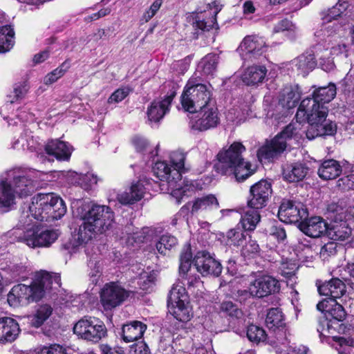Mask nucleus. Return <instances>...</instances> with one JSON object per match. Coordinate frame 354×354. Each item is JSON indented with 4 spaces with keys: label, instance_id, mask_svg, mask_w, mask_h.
Returning <instances> with one entry per match:
<instances>
[{
    "label": "nucleus",
    "instance_id": "obj_1",
    "mask_svg": "<svg viewBox=\"0 0 354 354\" xmlns=\"http://www.w3.org/2000/svg\"><path fill=\"white\" fill-rule=\"evenodd\" d=\"M72 209L73 214L82 221L75 234L79 244L86 243L96 234L106 232L113 222V212L106 205L77 200L72 203Z\"/></svg>",
    "mask_w": 354,
    "mask_h": 354
},
{
    "label": "nucleus",
    "instance_id": "obj_2",
    "mask_svg": "<svg viewBox=\"0 0 354 354\" xmlns=\"http://www.w3.org/2000/svg\"><path fill=\"white\" fill-rule=\"evenodd\" d=\"M19 218V227H29L33 218L37 221L50 222L62 218L66 212V205L62 198L53 193L38 194L26 205Z\"/></svg>",
    "mask_w": 354,
    "mask_h": 354
},
{
    "label": "nucleus",
    "instance_id": "obj_3",
    "mask_svg": "<svg viewBox=\"0 0 354 354\" xmlns=\"http://www.w3.org/2000/svg\"><path fill=\"white\" fill-rule=\"evenodd\" d=\"M245 150L241 142H235L227 149L220 151L217 156L218 162L215 166L216 171L223 175L233 176L239 182L248 178L254 171L250 163L242 157Z\"/></svg>",
    "mask_w": 354,
    "mask_h": 354
},
{
    "label": "nucleus",
    "instance_id": "obj_4",
    "mask_svg": "<svg viewBox=\"0 0 354 354\" xmlns=\"http://www.w3.org/2000/svg\"><path fill=\"white\" fill-rule=\"evenodd\" d=\"M301 123L298 120L297 122L290 123L274 138L267 141L257 151L259 160L263 162V160L272 161L278 158L286 149L291 140L297 141L301 137Z\"/></svg>",
    "mask_w": 354,
    "mask_h": 354
},
{
    "label": "nucleus",
    "instance_id": "obj_5",
    "mask_svg": "<svg viewBox=\"0 0 354 354\" xmlns=\"http://www.w3.org/2000/svg\"><path fill=\"white\" fill-rule=\"evenodd\" d=\"M214 102L212 99V92L207 85L196 83L190 79L181 95V104L185 111L194 113L199 109Z\"/></svg>",
    "mask_w": 354,
    "mask_h": 354
},
{
    "label": "nucleus",
    "instance_id": "obj_6",
    "mask_svg": "<svg viewBox=\"0 0 354 354\" xmlns=\"http://www.w3.org/2000/svg\"><path fill=\"white\" fill-rule=\"evenodd\" d=\"M186 154L181 151H175L170 154L171 165L166 162L160 161L156 163L153 171L157 177L162 181L167 183L181 179V174L188 170L185 167V160Z\"/></svg>",
    "mask_w": 354,
    "mask_h": 354
},
{
    "label": "nucleus",
    "instance_id": "obj_7",
    "mask_svg": "<svg viewBox=\"0 0 354 354\" xmlns=\"http://www.w3.org/2000/svg\"><path fill=\"white\" fill-rule=\"evenodd\" d=\"M167 306L169 313L180 322H186L192 316L185 288L180 283L174 284L169 291Z\"/></svg>",
    "mask_w": 354,
    "mask_h": 354
},
{
    "label": "nucleus",
    "instance_id": "obj_8",
    "mask_svg": "<svg viewBox=\"0 0 354 354\" xmlns=\"http://www.w3.org/2000/svg\"><path fill=\"white\" fill-rule=\"evenodd\" d=\"M73 332L80 338L98 342L106 335V328L103 322L94 317H84L73 327Z\"/></svg>",
    "mask_w": 354,
    "mask_h": 354
},
{
    "label": "nucleus",
    "instance_id": "obj_9",
    "mask_svg": "<svg viewBox=\"0 0 354 354\" xmlns=\"http://www.w3.org/2000/svg\"><path fill=\"white\" fill-rule=\"evenodd\" d=\"M328 108L323 104L318 103L310 97L304 99L299 104L296 113V119L299 122L306 120L313 124H324L330 120H326Z\"/></svg>",
    "mask_w": 354,
    "mask_h": 354
},
{
    "label": "nucleus",
    "instance_id": "obj_10",
    "mask_svg": "<svg viewBox=\"0 0 354 354\" xmlns=\"http://www.w3.org/2000/svg\"><path fill=\"white\" fill-rule=\"evenodd\" d=\"M31 226L27 229L23 236L19 238V241L24 242L30 248L49 247L58 238V233L53 230H43L32 221H29Z\"/></svg>",
    "mask_w": 354,
    "mask_h": 354
},
{
    "label": "nucleus",
    "instance_id": "obj_11",
    "mask_svg": "<svg viewBox=\"0 0 354 354\" xmlns=\"http://www.w3.org/2000/svg\"><path fill=\"white\" fill-rule=\"evenodd\" d=\"M194 118L190 122L192 129L198 131H205L215 128L220 122L218 109L215 103L199 109Z\"/></svg>",
    "mask_w": 354,
    "mask_h": 354
},
{
    "label": "nucleus",
    "instance_id": "obj_12",
    "mask_svg": "<svg viewBox=\"0 0 354 354\" xmlns=\"http://www.w3.org/2000/svg\"><path fill=\"white\" fill-rule=\"evenodd\" d=\"M41 289H34L32 285L17 284L8 295V302L11 306H26L41 299Z\"/></svg>",
    "mask_w": 354,
    "mask_h": 354
},
{
    "label": "nucleus",
    "instance_id": "obj_13",
    "mask_svg": "<svg viewBox=\"0 0 354 354\" xmlns=\"http://www.w3.org/2000/svg\"><path fill=\"white\" fill-rule=\"evenodd\" d=\"M252 297L262 299L278 292L279 281L268 274H260L250 280Z\"/></svg>",
    "mask_w": 354,
    "mask_h": 354
},
{
    "label": "nucleus",
    "instance_id": "obj_14",
    "mask_svg": "<svg viewBox=\"0 0 354 354\" xmlns=\"http://www.w3.org/2000/svg\"><path fill=\"white\" fill-rule=\"evenodd\" d=\"M272 194V184L266 180H261L250 187L248 201L249 207L256 209L266 207Z\"/></svg>",
    "mask_w": 354,
    "mask_h": 354
},
{
    "label": "nucleus",
    "instance_id": "obj_15",
    "mask_svg": "<svg viewBox=\"0 0 354 354\" xmlns=\"http://www.w3.org/2000/svg\"><path fill=\"white\" fill-rule=\"evenodd\" d=\"M192 262L196 270L203 277H218L221 273V264L207 251H198Z\"/></svg>",
    "mask_w": 354,
    "mask_h": 354
},
{
    "label": "nucleus",
    "instance_id": "obj_16",
    "mask_svg": "<svg viewBox=\"0 0 354 354\" xmlns=\"http://www.w3.org/2000/svg\"><path fill=\"white\" fill-rule=\"evenodd\" d=\"M128 297V292L115 283H106L100 292L101 302L105 310L120 305Z\"/></svg>",
    "mask_w": 354,
    "mask_h": 354
},
{
    "label": "nucleus",
    "instance_id": "obj_17",
    "mask_svg": "<svg viewBox=\"0 0 354 354\" xmlns=\"http://www.w3.org/2000/svg\"><path fill=\"white\" fill-rule=\"evenodd\" d=\"M308 211L299 203L283 200L279 208L278 217L283 223H297L308 217Z\"/></svg>",
    "mask_w": 354,
    "mask_h": 354
},
{
    "label": "nucleus",
    "instance_id": "obj_18",
    "mask_svg": "<svg viewBox=\"0 0 354 354\" xmlns=\"http://www.w3.org/2000/svg\"><path fill=\"white\" fill-rule=\"evenodd\" d=\"M266 48L263 37L248 35L243 39L237 50L244 59H257L266 51Z\"/></svg>",
    "mask_w": 354,
    "mask_h": 354
},
{
    "label": "nucleus",
    "instance_id": "obj_19",
    "mask_svg": "<svg viewBox=\"0 0 354 354\" xmlns=\"http://www.w3.org/2000/svg\"><path fill=\"white\" fill-rule=\"evenodd\" d=\"M6 175L10 178L15 194L19 197H26L35 191L36 183L28 175L19 170H10Z\"/></svg>",
    "mask_w": 354,
    "mask_h": 354
},
{
    "label": "nucleus",
    "instance_id": "obj_20",
    "mask_svg": "<svg viewBox=\"0 0 354 354\" xmlns=\"http://www.w3.org/2000/svg\"><path fill=\"white\" fill-rule=\"evenodd\" d=\"M266 324L270 330L276 333L277 342L282 344H288L287 338V328L284 322L283 315L280 309L271 308L267 313Z\"/></svg>",
    "mask_w": 354,
    "mask_h": 354
},
{
    "label": "nucleus",
    "instance_id": "obj_21",
    "mask_svg": "<svg viewBox=\"0 0 354 354\" xmlns=\"http://www.w3.org/2000/svg\"><path fill=\"white\" fill-rule=\"evenodd\" d=\"M328 224L320 216L304 218L299 224V230L312 238H318L328 232Z\"/></svg>",
    "mask_w": 354,
    "mask_h": 354
},
{
    "label": "nucleus",
    "instance_id": "obj_22",
    "mask_svg": "<svg viewBox=\"0 0 354 354\" xmlns=\"http://www.w3.org/2000/svg\"><path fill=\"white\" fill-rule=\"evenodd\" d=\"M320 295L328 297L331 302L342 297L346 292L344 283L338 278H333L317 286Z\"/></svg>",
    "mask_w": 354,
    "mask_h": 354
},
{
    "label": "nucleus",
    "instance_id": "obj_23",
    "mask_svg": "<svg viewBox=\"0 0 354 354\" xmlns=\"http://www.w3.org/2000/svg\"><path fill=\"white\" fill-rule=\"evenodd\" d=\"M21 330L17 322L11 317L0 318V343H11L14 342Z\"/></svg>",
    "mask_w": 354,
    "mask_h": 354
},
{
    "label": "nucleus",
    "instance_id": "obj_24",
    "mask_svg": "<svg viewBox=\"0 0 354 354\" xmlns=\"http://www.w3.org/2000/svg\"><path fill=\"white\" fill-rule=\"evenodd\" d=\"M173 97L174 95H170L162 100L153 101L147 109L148 120L155 123L160 122L169 111Z\"/></svg>",
    "mask_w": 354,
    "mask_h": 354
},
{
    "label": "nucleus",
    "instance_id": "obj_25",
    "mask_svg": "<svg viewBox=\"0 0 354 354\" xmlns=\"http://www.w3.org/2000/svg\"><path fill=\"white\" fill-rule=\"evenodd\" d=\"M46 153L56 158L58 160H69L72 147L66 142L59 140H52L49 141L45 146Z\"/></svg>",
    "mask_w": 354,
    "mask_h": 354
},
{
    "label": "nucleus",
    "instance_id": "obj_26",
    "mask_svg": "<svg viewBox=\"0 0 354 354\" xmlns=\"http://www.w3.org/2000/svg\"><path fill=\"white\" fill-rule=\"evenodd\" d=\"M16 194L8 176L0 178V208H10L15 204Z\"/></svg>",
    "mask_w": 354,
    "mask_h": 354
},
{
    "label": "nucleus",
    "instance_id": "obj_27",
    "mask_svg": "<svg viewBox=\"0 0 354 354\" xmlns=\"http://www.w3.org/2000/svg\"><path fill=\"white\" fill-rule=\"evenodd\" d=\"M301 91L298 85L286 86L280 92L279 104L288 109L294 108L301 98Z\"/></svg>",
    "mask_w": 354,
    "mask_h": 354
},
{
    "label": "nucleus",
    "instance_id": "obj_28",
    "mask_svg": "<svg viewBox=\"0 0 354 354\" xmlns=\"http://www.w3.org/2000/svg\"><path fill=\"white\" fill-rule=\"evenodd\" d=\"M146 329V324L139 321L124 324L122 328V339L125 342L137 341L143 336Z\"/></svg>",
    "mask_w": 354,
    "mask_h": 354
},
{
    "label": "nucleus",
    "instance_id": "obj_29",
    "mask_svg": "<svg viewBox=\"0 0 354 354\" xmlns=\"http://www.w3.org/2000/svg\"><path fill=\"white\" fill-rule=\"evenodd\" d=\"M306 136L308 140H313L318 136H333L337 131L336 124L333 122H327L324 124H313L308 122Z\"/></svg>",
    "mask_w": 354,
    "mask_h": 354
},
{
    "label": "nucleus",
    "instance_id": "obj_30",
    "mask_svg": "<svg viewBox=\"0 0 354 354\" xmlns=\"http://www.w3.org/2000/svg\"><path fill=\"white\" fill-rule=\"evenodd\" d=\"M308 170V167L304 163L288 165L283 169V177L288 182H298L306 176Z\"/></svg>",
    "mask_w": 354,
    "mask_h": 354
},
{
    "label": "nucleus",
    "instance_id": "obj_31",
    "mask_svg": "<svg viewBox=\"0 0 354 354\" xmlns=\"http://www.w3.org/2000/svg\"><path fill=\"white\" fill-rule=\"evenodd\" d=\"M342 166L339 162L334 159H328L321 164L317 174L323 180L335 179L342 173Z\"/></svg>",
    "mask_w": 354,
    "mask_h": 354
},
{
    "label": "nucleus",
    "instance_id": "obj_32",
    "mask_svg": "<svg viewBox=\"0 0 354 354\" xmlns=\"http://www.w3.org/2000/svg\"><path fill=\"white\" fill-rule=\"evenodd\" d=\"M218 11L214 14H207L206 12L200 14H194L191 16L192 24L194 28L201 31H208L214 27L216 22V15Z\"/></svg>",
    "mask_w": 354,
    "mask_h": 354
},
{
    "label": "nucleus",
    "instance_id": "obj_33",
    "mask_svg": "<svg viewBox=\"0 0 354 354\" xmlns=\"http://www.w3.org/2000/svg\"><path fill=\"white\" fill-rule=\"evenodd\" d=\"M266 73L267 69L264 66L254 65L245 71L242 80L247 85H255L264 80Z\"/></svg>",
    "mask_w": 354,
    "mask_h": 354
},
{
    "label": "nucleus",
    "instance_id": "obj_34",
    "mask_svg": "<svg viewBox=\"0 0 354 354\" xmlns=\"http://www.w3.org/2000/svg\"><path fill=\"white\" fill-rule=\"evenodd\" d=\"M292 65L299 74L305 76L316 66L315 55L309 52L304 53L293 60Z\"/></svg>",
    "mask_w": 354,
    "mask_h": 354
},
{
    "label": "nucleus",
    "instance_id": "obj_35",
    "mask_svg": "<svg viewBox=\"0 0 354 354\" xmlns=\"http://www.w3.org/2000/svg\"><path fill=\"white\" fill-rule=\"evenodd\" d=\"M337 93L336 86L333 83L328 84L326 86H321L316 88L313 93V97L310 100L323 104L332 101Z\"/></svg>",
    "mask_w": 354,
    "mask_h": 354
},
{
    "label": "nucleus",
    "instance_id": "obj_36",
    "mask_svg": "<svg viewBox=\"0 0 354 354\" xmlns=\"http://www.w3.org/2000/svg\"><path fill=\"white\" fill-rule=\"evenodd\" d=\"M327 234L334 241H344L351 234V228L346 221L335 222L330 227H328Z\"/></svg>",
    "mask_w": 354,
    "mask_h": 354
},
{
    "label": "nucleus",
    "instance_id": "obj_37",
    "mask_svg": "<svg viewBox=\"0 0 354 354\" xmlns=\"http://www.w3.org/2000/svg\"><path fill=\"white\" fill-rule=\"evenodd\" d=\"M53 281L57 284L59 283V279L57 277H53L48 272L41 271L38 272L35 275L34 281L31 283L34 287V289H41V298L43 297L44 293L46 290L52 288Z\"/></svg>",
    "mask_w": 354,
    "mask_h": 354
},
{
    "label": "nucleus",
    "instance_id": "obj_38",
    "mask_svg": "<svg viewBox=\"0 0 354 354\" xmlns=\"http://www.w3.org/2000/svg\"><path fill=\"white\" fill-rule=\"evenodd\" d=\"M218 207V202L216 198L210 194L196 198L192 203L191 212L195 214L200 211L217 209Z\"/></svg>",
    "mask_w": 354,
    "mask_h": 354
},
{
    "label": "nucleus",
    "instance_id": "obj_39",
    "mask_svg": "<svg viewBox=\"0 0 354 354\" xmlns=\"http://www.w3.org/2000/svg\"><path fill=\"white\" fill-rule=\"evenodd\" d=\"M133 189L137 190L136 194H132L130 188L128 191L124 192L122 194L118 195V200L120 203L124 205L133 204L136 201H140L143 197L145 189L143 185L141 183L138 182L135 184H133Z\"/></svg>",
    "mask_w": 354,
    "mask_h": 354
},
{
    "label": "nucleus",
    "instance_id": "obj_40",
    "mask_svg": "<svg viewBox=\"0 0 354 354\" xmlns=\"http://www.w3.org/2000/svg\"><path fill=\"white\" fill-rule=\"evenodd\" d=\"M260 220L261 215L258 209L251 208L241 216L240 223L245 230L253 231Z\"/></svg>",
    "mask_w": 354,
    "mask_h": 354
},
{
    "label": "nucleus",
    "instance_id": "obj_41",
    "mask_svg": "<svg viewBox=\"0 0 354 354\" xmlns=\"http://www.w3.org/2000/svg\"><path fill=\"white\" fill-rule=\"evenodd\" d=\"M15 32L11 26L0 27V53H6L13 46Z\"/></svg>",
    "mask_w": 354,
    "mask_h": 354
},
{
    "label": "nucleus",
    "instance_id": "obj_42",
    "mask_svg": "<svg viewBox=\"0 0 354 354\" xmlns=\"http://www.w3.org/2000/svg\"><path fill=\"white\" fill-rule=\"evenodd\" d=\"M53 313V308L48 304L39 306L35 313L30 317V324L39 328L46 321Z\"/></svg>",
    "mask_w": 354,
    "mask_h": 354
},
{
    "label": "nucleus",
    "instance_id": "obj_43",
    "mask_svg": "<svg viewBox=\"0 0 354 354\" xmlns=\"http://www.w3.org/2000/svg\"><path fill=\"white\" fill-rule=\"evenodd\" d=\"M178 180L173 183H168L169 186L173 189L174 194L178 196H185L190 192H193L196 189V183L192 180H184L183 182Z\"/></svg>",
    "mask_w": 354,
    "mask_h": 354
},
{
    "label": "nucleus",
    "instance_id": "obj_44",
    "mask_svg": "<svg viewBox=\"0 0 354 354\" xmlns=\"http://www.w3.org/2000/svg\"><path fill=\"white\" fill-rule=\"evenodd\" d=\"M348 6V3L346 1L341 2V0H339L338 3L330 8L327 11V13H323V24H330L333 20H335L337 17L340 16L346 10Z\"/></svg>",
    "mask_w": 354,
    "mask_h": 354
},
{
    "label": "nucleus",
    "instance_id": "obj_45",
    "mask_svg": "<svg viewBox=\"0 0 354 354\" xmlns=\"http://www.w3.org/2000/svg\"><path fill=\"white\" fill-rule=\"evenodd\" d=\"M192 254L191 252V248L189 245L183 249L180 254L179 272L181 277H184V276H185L187 274L192 272Z\"/></svg>",
    "mask_w": 354,
    "mask_h": 354
},
{
    "label": "nucleus",
    "instance_id": "obj_46",
    "mask_svg": "<svg viewBox=\"0 0 354 354\" xmlns=\"http://www.w3.org/2000/svg\"><path fill=\"white\" fill-rule=\"evenodd\" d=\"M218 56L216 54L210 53L204 57L200 62V66L205 75H213L216 71L218 62Z\"/></svg>",
    "mask_w": 354,
    "mask_h": 354
},
{
    "label": "nucleus",
    "instance_id": "obj_47",
    "mask_svg": "<svg viewBox=\"0 0 354 354\" xmlns=\"http://www.w3.org/2000/svg\"><path fill=\"white\" fill-rule=\"evenodd\" d=\"M177 243V239L175 236L171 234H164L160 238L156 247L160 254L165 255L167 251L175 247Z\"/></svg>",
    "mask_w": 354,
    "mask_h": 354
},
{
    "label": "nucleus",
    "instance_id": "obj_48",
    "mask_svg": "<svg viewBox=\"0 0 354 354\" xmlns=\"http://www.w3.org/2000/svg\"><path fill=\"white\" fill-rule=\"evenodd\" d=\"M246 335L250 341L259 343L265 342L267 335L263 328L251 324L247 328Z\"/></svg>",
    "mask_w": 354,
    "mask_h": 354
},
{
    "label": "nucleus",
    "instance_id": "obj_49",
    "mask_svg": "<svg viewBox=\"0 0 354 354\" xmlns=\"http://www.w3.org/2000/svg\"><path fill=\"white\" fill-rule=\"evenodd\" d=\"M346 313L342 305L336 301L331 302L330 309L328 310L326 317H330L329 320L333 321V324L336 322H342L346 317Z\"/></svg>",
    "mask_w": 354,
    "mask_h": 354
},
{
    "label": "nucleus",
    "instance_id": "obj_50",
    "mask_svg": "<svg viewBox=\"0 0 354 354\" xmlns=\"http://www.w3.org/2000/svg\"><path fill=\"white\" fill-rule=\"evenodd\" d=\"M75 175L76 180L75 183L80 185L84 189H88L89 187L95 185L97 182V176L93 174L87 173L86 174H78L74 173Z\"/></svg>",
    "mask_w": 354,
    "mask_h": 354
},
{
    "label": "nucleus",
    "instance_id": "obj_51",
    "mask_svg": "<svg viewBox=\"0 0 354 354\" xmlns=\"http://www.w3.org/2000/svg\"><path fill=\"white\" fill-rule=\"evenodd\" d=\"M156 274L154 272H143L140 274L139 281L138 282L140 288L145 290L149 291L155 284Z\"/></svg>",
    "mask_w": 354,
    "mask_h": 354
},
{
    "label": "nucleus",
    "instance_id": "obj_52",
    "mask_svg": "<svg viewBox=\"0 0 354 354\" xmlns=\"http://www.w3.org/2000/svg\"><path fill=\"white\" fill-rule=\"evenodd\" d=\"M337 187L342 191L354 189V174L342 175L336 183Z\"/></svg>",
    "mask_w": 354,
    "mask_h": 354
},
{
    "label": "nucleus",
    "instance_id": "obj_53",
    "mask_svg": "<svg viewBox=\"0 0 354 354\" xmlns=\"http://www.w3.org/2000/svg\"><path fill=\"white\" fill-rule=\"evenodd\" d=\"M332 325L333 321L329 320L328 317L324 316L319 318L317 330L319 333L320 337L322 336L326 337L330 334H333L332 330L334 328Z\"/></svg>",
    "mask_w": 354,
    "mask_h": 354
},
{
    "label": "nucleus",
    "instance_id": "obj_54",
    "mask_svg": "<svg viewBox=\"0 0 354 354\" xmlns=\"http://www.w3.org/2000/svg\"><path fill=\"white\" fill-rule=\"evenodd\" d=\"M269 236H272L279 243H283L287 238L285 228L281 225H272L267 230Z\"/></svg>",
    "mask_w": 354,
    "mask_h": 354
},
{
    "label": "nucleus",
    "instance_id": "obj_55",
    "mask_svg": "<svg viewBox=\"0 0 354 354\" xmlns=\"http://www.w3.org/2000/svg\"><path fill=\"white\" fill-rule=\"evenodd\" d=\"M221 312L232 318H239L242 315V311L232 301H224L221 305Z\"/></svg>",
    "mask_w": 354,
    "mask_h": 354
},
{
    "label": "nucleus",
    "instance_id": "obj_56",
    "mask_svg": "<svg viewBox=\"0 0 354 354\" xmlns=\"http://www.w3.org/2000/svg\"><path fill=\"white\" fill-rule=\"evenodd\" d=\"M227 240L230 244L240 245L243 243L245 236L243 231L239 229H231L227 232Z\"/></svg>",
    "mask_w": 354,
    "mask_h": 354
},
{
    "label": "nucleus",
    "instance_id": "obj_57",
    "mask_svg": "<svg viewBox=\"0 0 354 354\" xmlns=\"http://www.w3.org/2000/svg\"><path fill=\"white\" fill-rule=\"evenodd\" d=\"M182 280L181 286L184 287V286L186 285L189 290L199 287L202 284L200 277L192 272H189V274H187L184 277H182Z\"/></svg>",
    "mask_w": 354,
    "mask_h": 354
},
{
    "label": "nucleus",
    "instance_id": "obj_58",
    "mask_svg": "<svg viewBox=\"0 0 354 354\" xmlns=\"http://www.w3.org/2000/svg\"><path fill=\"white\" fill-rule=\"evenodd\" d=\"M88 266L91 270V271L89 273L91 280L93 283L96 284L100 276L101 264L100 261L91 259L88 261Z\"/></svg>",
    "mask_w": 354,
    "mask_h": 354
},
{
    "label": "nucleus",
    "instance_id": "obj_59",
    "mask_svg": "<svg viewBox=\"0 0 354 354\" xmlns=\"http://www.w3.org/2000/svg\"><path fill=\"white\" fill-rule=\"evenodd\" d=\"M162 3V2L161 0H156L150 6V8L145 12V13L140 18L141 23L143 24L148 22L160 9Z\"/></svg>",
    "mask_w": 354,
    "mask_h": 354
},
{
    "label": "nucleus",
    "instance_id": "obj_60",
    "mask_svg": "<svg viewBox=\"0 0 354 354\" xmlns=\"http://www.w3.org/2000/svg\"><path fill=\"white\" fill-rule=\"evenodd\" d=\"M27 92V88L24 85H17L15 86L12 95H8L7 102H9L10 104L17 102L19 100L22 99Z\"/></svg>",
    "mask_w": 354,
    "mask_h": 354
},
{
    "label": "nucleus",
    "instance_id": "obj_61",
    "mask_svg": "<svg viewBox=\"0 0 354 354\" xmlns=\"http://www.w3.org/2000/svg\"><path fill=\"white\" fill-rule=\"evenodd\" d=\"M337 244L335 242L326 243L320 250V257L325 260L330 257L335 256L337 254Z\"/></svg>",
    "mask_w": 354,
    "mask_h": 354
},
{
    "label": "nucleus",
    "instance_id": "obj_62",
    "mask_svg": "<svg viewBox=\"0 0 354 354\" xmlns=\"http://www.w3.org/2000/svg\"><path fill=\"white\" fill-rule=\"evenodd\" d=\"M129 88H120L111 94L108 99V102L110 104L120 102L129 94Z\"/></svg>",
    "mask_w": 354,
    "mask_h": 354
},
{
    "label": "nucleus",
    "instance_id": "obj_63",
    "mask_svg": "<svg viewBox=\"0 0 354 354\" xmlns=\"http://www.w3.org/2000/svg\"><path fill=\"white\" fill-rule=\"evenodd\" d=\"M37 354H66V349L59 344H51L43 347Z\"/></svg>",
    "mask_w": 354,
    "mask_h": 354
},
{
    "label": "nucleus",
    "instance_id": "obj_64",
    "mask_svg": "<svg viewBox=\"0 0 354 354\" xmlns=\"http://www.w3.org/2000/svg\"><path fill=\"white\" fill-rule=\"evenodd\" d=\"M129 354H151V352L147 344L140 341L131 346Z\"/></svg>",
    "mask_w": 354,
    "mask_h": 354
}]
</instances>
